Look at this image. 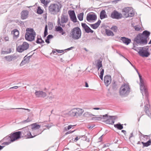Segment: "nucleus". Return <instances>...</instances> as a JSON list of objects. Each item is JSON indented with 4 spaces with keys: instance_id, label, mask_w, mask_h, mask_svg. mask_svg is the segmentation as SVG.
Masks as SVG:
<instances>
[{
    "instance_id": "1",
    "label": "nucleus",
    "mask_w": 151,
    "mask_h": 151,
    "mask_svg": "<svg viewBox=\"0 0 151 151\" xmlns=\"http://www.w3.org/2000/svg\"><path fill=\"white\" fill-rule=\"evenodd\" d=\"M150 35V32L145 30L143 31L142 34H139L134 39L135 41L140 45H145L147 43V39Z\"/></svg>"
},
{
    "instance_id": "2",
    "label": "nucleus",
    "mask_w": 151,
    "mask_h": 151,
    "mask_svg": "<svg viewBox=\"0 0 151 151\" xmlns=\"http://www.w3.org/2000/svg\"><path fill=\"white\" fill-rule=\"evenodd\" d=\"M62 5L57 4H51L48 7L49 13L51 14L55 15L60 11Z\"/></svg>"
},
{
    "instance_id": "3",
    "label": "nucleus",
    "mask_w": 151,
    "mask_h": 151,
    "mask_svg": "<svg viewBox=\"0 0 151 151\" xmlns=\"http://www.w3.org/2000/svg\"><path fill=\"white\" fill-rule=\"evenodd\" d=\"M25 38L26 40L29 41L34 40L36 33L32 28H27L26 29Z\"/></svg>"
},
{
    "instance_id": "4",
    "label": "nucleus",
    "mask_w": 151,
    "mask_h": 151,
    "mask_svg": "<svg viewBox=\"0 0 151 151\" xmlns=\"http://www.w3.org/2000/svg\"><path fill=\"white\" fill-rule=\"evenodd\" d=\"M70 35L74 40H77L81 37V32L79 27H78L73 28L70 31Z\"/></svg>"
},
{
    "instance_id": "5",
    "label": "nucleus",
    "mask_w": 151,
    "mask_h": 151,
    "mask_svg": "<svg viewBox=\"0 0 151 151\" xmlns=\"http://www.w3.org/2000/svg\"><path fill=\"white\" fill-rule=\"evenodd\" d=\"M130 91V88L129 85L127 84L122 85L119 89V93L122 96H127Z\"/></svg>"
},
{
    "instance_id": "6",
    "label": "nucleus",
    "mask_w": 151,
    "mask_h": 151,
    "mask_svg": "<svg viewBox=\"0 0 151 151\" xmlns=\"http://www.w3.org/2000/svg\"><path fill=\"white\" fill-rule=\"evenodd\" d=\"M138 74L139 75L140 81L139 83L140 89L143 96V93L146 95L147 93L146 81L144 79H143L142 78V76L139 73H138Z\"/></svg>"
},
{
    "instance_id": "7",
    "label": "nucleus",
    "mask_w": 151,
    "mask_h": 151,
    "mask_svg": "<svg viewBox=\"0 0 151 151\" xmlns=\"http://www.w3.org/2000/svg\"><path fill=\"white\" fill-rule=\"evenodd\" d=\"M21 135V132L18 131L14 133L10 134L9 136H7L3 139V140H6L9 139L11 142H13L17 139L20 138Z\"/></svg>"
},
{
    "instance_id": "8",
    "label": "nucleus",
    "mask_w": 151,
    "mask_h": 151,
    "mask_svg": "<svg viewBox=\"0 0 151 151\" xmlns=\"http://www.w3.org/2000/svg\"><path fill=\"white\" fill-rule=\"evenodd\" d=\"M21 135V132L18 131L14 133L10 134L9 136H7L3 139V140H6L9 139L11 142H13L17 139L20 138Z\"/></svg>"
},
{
    "instance_id": "9",
    "label": "nucleus",
    "mask_w": 151,
    "mask_h": 151,
    "mask_svg": "<svg viewBox=\"0 0 151 151\" xmlns=\"http://www.w3.org/2000/svg\"><path fill=\"white\" fill-rule=\"evenodd\" d=\"M21 135V132L18 131L14 133L10 134L9 136H7L3 139V140H6L9 139L11 142H13L17 139L20 138Z\"/></svg>"
},
{
    "instance_id": "10",
    "label": "nucleus",
    "mask_w": 151,
    "mask_h": 151,
    "mask_svg": "<svg viewBox=\"0 0 151 151\" xmlns=\"http://www.w3.org/2000/svg\"><path fill=\"white\" fill-rule=\"evenodd\" d=\"M84 110L82 109L75 108L69 111L68 114L72 117H78L81 116Z\"/></svg>"
},
{
    "instance_id": "11",
    "label": "nucleus",
    "mask_w": 151,
    "mask_h": 151,
    "mask_svg": "<svg viewBox=\"0 0 151 151\" xmlns=\"http://www.w3.org/2000/svg\"><path fill=\"white\" fill-rule=\"evenodd\" d=\"M68 20V16L65 13H63L62 14L60 19L58 18L57 23L58 25L64 27L65 25L64 24L67 22Z\"/></svg>"
},
{
    "instance_id": "12",
    "label": "nucleus",
    "mask_w": 151,
    "mask_h": 151,
    "mask_svg": "<svg viewBox=\"0 0 151 151\" xmlns=\"http://www.w3.org/2000/svg\"><path fill=\"white\" fill-rule=\"evenodd\" d=\"M122 12L123 14L127 18L132 17L134 15V11L132 7H125L122 9Z\"/></svg>"
},
{
    "instance_id": "13",
    "label": "nucleus",
    "mask_w": 151,
    "mask_h": 151,
    "mask_svg": "<svg viewBox=\"0 0 151 151\" xmlns=\"http://www.w3.org/2000/svg\"><path fill=\"white\" fill-rule=\"evenodd\" d=\"M138 54L140 56L142 57H147L150 54L149 52V48L148 46L140 47V50L138 51Z\"/></svg>"
},
{
    "instance_id": "14",
    "label": "nucleus",
    "mask_w": 151,
    "mask_h": 151,
    "mask_svg": "<svg viewBox=\"0 0 151 151\" xmlns=\"http://www.w3.org/2000/svg\"><path fill=\"white\" fill-rule=\"evenodd\" d=\"M117 118L115 116H109L106 114L103 116V119H106V124H113L115 122V120Z\"/></svg>"
},
{
    "instance_id": "15",
    "label": "nucleus",
    "mask_w": 151,
    "mask_h": 151,
    "mask_svg": "<svg viewBox=\"0 0 151 151\" xmlns=\"http://www.w3.org/2000/svg\"><path fill=\"white\" fill-rule=\"evenodd\" d=\"M21 132V134L23 135V136L27 138H33L30 132L29 131V129L28 127H26L23 128Z\"/></svg>"
},
{
    "instance_id": "16",
    "label": "nucleus",
    "mask_w": 151,
    "mask_h": 151,
    "mask_svg": "<svg viewBox=\"0 0 151 151\" xmlns=\"http://www.w3.org/2000/svg\"><path fill=\"white\" fill-rule=\"evenodd\" d=\"M29 47V44L27 42H24L22 45H19L17 47V50L18 52H21L27 49Z\"/></svg>"
},
{
    "instance_id": "17",
    "label": "nucleus",
    "mask_w": 151,
    "mask_h": 151,
    "mask_svg": "<svg viewBox=\"0 0 151 151\" xmlns=\"http://www.w3.org/2000/svg\"><path fill=\"white\" fill-rule=\"evenodd\" d=\"M145 104V111L146 115L150 117L151 116V111L149 109L150 106L149 104V100L147 98H146Z\"/></svg>"
},
{
    "instance_id": "18",
    "label": "nucleus",
    "mask_w": 151,
    "mask_h": 151,
    "mask_svg": "<svg viewBox=\"0 0 151 151\" xmlns=\"http://www.w3.org/2000/svg\"><path fill=\"white\" fill-rule=\"evenodd\" d=\"M97 18L96 14L94 13L91 12L88 14L86 16V19L87 21L90 22L91 21H95Z\"/></svg>"
},
{
    "instance_id": "19",
    "label": "nucleus",
    "mask_w": 151,
    "mask_h": 151,
    "mask_svg": "<svg viewBox=\"0 0 151 151\" xmlns=\"http://www.w3.org/2000/svg\"><path fill=\"white\" fill-rule=\"evenodd\" d=\"M122 17V14L116 10H114L111 13V18L117 19H120Z\"/></svg>"
},
{
    "instance_id": "20",
    "label": "nucleus",
    "mask_w": 151,
    "mask_h": 151,
    "mask_svg": "<svg viewBox=\"0 0 151 151\" xmlns=\"http://www.w3.org/2000/svg\"><path fill=\"white\" fill-rule=\"evenodd\" d=\"M18 57V55H12L5 56L4 58L8 62H11L16 59Z\"/></svg>"
},
{
    "instance_id": "21",
    "label": "nucleus",
    "mask_w": 151,
    "mask_h": 151,
    "mask_svg": "<svg viewBox=\"0 0 151 151\" xmlns=\"http://www.w3.org/2000/svg\"><path fill=\"white\" fill-rule=\"evenodd\" d=\"M68 13L71 20L74 22H77V18L74 11L73 10L69 11Z\"/></svg>"
},
{
    "instance_id": "22",
    "label": "nucleus",
    "mask_w": 151,
    "mask_h": 151,
    "mask_svg": "<svg viewBox=\"0 0 151 151\" xmlns=\"http://www.w3.org/2000/svg\"><path fill=\"white\" fill-rule=\"evenodd\" d=\"M35 94L37 97L44 98L47 96L46 93L42 91H36L35 93Z\"/></svg>"
},
{
    "instance_id": "23",
    "label": "nucleus",
    "mask_w": 151,
    "mask_h": 151,
    "mask_svg": "<svg viewBox=\"0 0 151 151\" xmlns=\"http://www.w3.org/2000/svg\"><path fill=\"white\" fill-rule=\"evenodd\" d=\"M81 25L83 29H84L86 32L88 33L91 32L93 33V31L91 30L90 28L88 26L86 23H82Z\"/></svg>"
},
{
    "instance_id": "24",
    "label": "nucleus",
    "mask_w": 151,
    "mask_h": 151,
    "mask_svg": "<svg viewBox=\"0 0 151 151\" xmlns=\"http://www.w3.org/2000/svg\"><path fill=\"white\" fill-rule=\"evenodd\" d=\"M111 80V77L109 76H106L104 77V81L106 86L110 84Z\"/></svg>"
},
{
    "instance_id": "25",
    "label": "nucleus",
    "mask_w": 151,
    "mask_h": 151,
    "mask_svg": "<svg viewBox=\"0 0 151 151\" xmlns=\"http://www.w3.org/2000/svg\"><path fill=\"white\" fill-rule=\"evenodd\" d=\"M120 40L122 41V42L124 44L127 45L131 42V40L125 37H122Z\"/></svg>"
},
{
    "instance_id": "26",
    "label": "nucleus",
    "mask_w": 151,
    "mask_h": 151,
    "mask_svg": "<svg viewBox=\"0 0 151 151\" xmlns=\"http://www.w3.org/2000/svg\"><path fill=\"white\" fill-rule=\"evenodd\" d=\"M29 14V12L26 10H24L22 11L21 13V17L22 19H26L28 17Z\"/></svg>"
},
{
    "instance_id": "27",
    "label": "nucleus",
    "mask_w": 151,
    "mask_h": 151,
    "mask_svg": "<svg viewBox=\"0 0 151 151\" xmlns=\"http://www.w3.org/2000/svg\"><path fill=\"white\" fill-rule=\"evenodd\" d=\"M101 22V20H99L98 22L96 23L92 24H89V25L93 29H96L99 27Z\"/></svg>"
},
{
    "instance_id": "28",
    "label": "nucleus",
    "mask_w": 151,
    "mask_h": 151,
    "mask_svg": "<svg viewBox=\"0 0 151 151\" xmlns=\"http://www.w3.org/2000/svg\"><path fill=\"white\" fill-rule=\"evenodd\" d=\"M30 57V56H28L26 57V56H25L24 58V60H22V61L20 63V65L21 66H22L27 63H28L29 61Z\"/></svg>"
},
{
    "instance_id": "29",
    "label": "nucleus",
    "mask_w": 151,
    "mask_h": 151,
    "mask_svg": "<svg viewBox=\"0 0 151 151\" xmlns=\"http://www.w3.org/2000/svg\"><path fill=\"white\" fill-rule=\"evenodd\" d=\"M100 18L101 19H102L105 18L107 17V15L106 14L105 11L103 10H102L100 14Z\"/></svg>"
},
{
    "instance_id": "30",
    "label": "nucleus",
    "mask_w": 151,
    "mask_h": 151,
    "mask_svg": "<svg viewBox=\"0 0 151 151\" xmlns=\"http://www.w3.org/2000/svg\"><path fill=\"white\" fill-rule=\"evenodd\" d=\"M40 127V126L39 125H37L36 124H34L33 125V127L32 128L33 131L34 132H39V129Z\"/></svg>"
},
{
    "instance_id": "31",
    "label": "nucleus",
    "mask_w": 151,
    "mask_h": 151,
    "mask_svg": "<svg viewBox=\"0 0 151 151\" xmlns=\"http://www.w3.org/2000/svg\"><path fill=\"white\" fill-rule=\"evenodd\" d=\"M55 28L56 31L57 32H59L60 33H61L62 35H63L65 33V32H64L63 28L59 26L58 27L56 26Z\"/></svg>"
},
{
    "instance_id": "32",
    "label": "nucleus",
    "mask_w": 151,
    "mask_h": 151,
    "mask_svg": "<svg viewBox=\"0 0 151 151\" xmlns=\"http://www.w3.org/2000/svg\"><path fill=\"white\" fill-rule=\"evenodd\" d=\"M12 33L14 37H15L16 38H17L19 36V34L18 31L16 29L13 30L12 32Z\"/></svg>"
},
{
    "instance_id": "33",
    "label": "nucleus",
    "mask_w": 151,
    "mask_h": 151,
    "mask_svg": "<svg viewBox=\"0 0 151 151\" xmlns=\"http://www.w3.org/2000/svg\"><path fill=\"white\" fill-rule=\"evenodd\" d=\"M36 42L37 44H40L44 43H45L44 41L42 39L41 36H37Z\"/></svg>"
},
{
    "instance_id": "34",
    "label": "nucleus",
    "mask_w": 151,
    "mask_h": 151,
    "mask_svg": "<svg viewBox=\"0 0 151 151\" xmlns=\"http://www.w3.org/2000/svg\"><path fill=\"white\" fill-rule=\"evenodd\" d=\"M33 114L32 112L28 114V118L26 120H24V122H28L31 121L32 120V119L31 118V117L33 116Z\"/></svg>"
},
{
    "instance_id": "35",
    "label": "nucleus",
    "mask_w": 151,
    "mask_h": 151,
    "mask_svg": "<svg viewBox=\"0 0 151 151\" xmlns=\"http://www.w3.org/2000/svg\"><path fill=\"white\" fill-rule=\"evenodd\" d=\"M142 143L143 144L144 147H147L151 145V140L150 139L146 142H142Z\"/></svg>"
},
{
    "instance_id": "36",
    "label": "nucleus",
    "mask_w": 151,
    "mask_h": 151,
    "mask_svg": "<svg viewBox=\"0 0 151 151\" xmlns=\"http://www.w3.org/2000/svg\"><path fill=\"white\" fill-rule=\"evenodd\" d=\"M105 31L106 34L108 36H114V35L113 33L110 30L106 29Z\"/></svg>"
},
{
    "instance_id": "37",
    "label": "nucleus",
    "mask_w": 151,
    "mask_h": 151,
    "mask_svg": "<svg viewBox=\"0 0 151 151\" xmlns=\"http://www.w3.org/2000/svg\"><path fill=\"white\" fill-rule=\"evenodd\" d=\"M114 127L119 130H121L123 128L122 124H121L119 123L117 124H114Z\"/></svg>"
},
{
    "instance_id": "38",
    "label": "nucleus",
    "mask_w": 151,
    "mask_h": 151,
    "mask_svg": "<svg viewBox=\"0 0 151 151\" xmlns=\"http://www.w3.org/2000/svg\"><path fill=\"white\" fill-rule=\"evenodd\" d=\"M83 116L87 117H91L92 116H95V115L88 112H85L83 114Z\"/></svg>"
},
{
    "instance_id": "39",
    "label": "nucleus",
    "mask_w": 151,
    "mask_h": 151,
    "mask_svg": "<svg viewBox=\"0 0 151 151\" xmlns=\"http://www.w3.org/2000/svg\"><path fill=\"white\" fill-rule=\"evenodd\" d=\"M96 66L97 67H99V68L102 67V61L99 60H98L97 61Z\"/></svg>"
},
{
    "instance_id": "40",
    "label": "nucleus",
    "mask_w": 151,
    "mask_h": 151,
    "mask_svg": "<svg viewBox=\"0 0 151 151\" xmlns=\"http://www.w3.org/2000/svg\"><path fill=\"white\" fill-rule=\"evenodd\" d=\"M37 13L38 14H41L43 13V10L41 9V7L40 6H38L37 7Z\"/></svg>"
},
{
    "instance_id": "41",
    "label": "nucleus",
    "mask_w": 151,
    "mask_h": 151,
    "mask_svg": "<svg viewBox=\"0 0 151 151\" xmlns=\"http://www.w3.org/2000/svg\"><path fill=\"white\" fill-rule=\"evenodd\" d=\"M83 13H81L78 15V19L81 21L83 20Z\"/></svg>"
},
{
    "instance_id": "42",
    "label": "nucleus",
    "mask_w": 151,
    "mask_h": 151,
    "mask_svg": "<svg viewBox=\"0 0 151 151\" xmlns=\"http://www.w3.org/2000/svg\"><path fill=\"white\" fill-rule=\"evenodd\" d=\"M32 134L34 135V136H32V137H35L37 135H39L42 132H40V131H39V132H34L32 130Z\"/></svg>"
},
{
    "instance_id": "43",
    "label": "nucleus",
    "mask_w": 151,
    "mask_h": 151,
    "mask_svg": "<svg viewBox=\"0 0 151 151\" xmlns=\"http://www.w3.org/2000/svg\"><path fill=\"white\" fill-rule=\"evenodd\" d=\"M75 126V125H68L67 127H66L64 128V131H67V130H69L70 129L72 128Z\"/></svg>"
},
{
    "instance_id": "44",
    "label": "nucleus",
    "mask_w": 151,
    "mask_h": 151,
    "mask_svg": "<svg viewBox=\"0 0 151 151\" xmlns=\"http://www.w3.org/2000/svg\"><path fill=\"white\" fill-rule=\"evenodd\" d=\"M103 117H101V116L99 117H93L92 118V119L93 121H97L101 120Z\"/></svg>"
},
{
    "instance_id": "45",
    "label": "nucleus",
    "mask_w": 151,
    "mask_h": 151,
    "mask_svg": "<svg viewBox=\"0 0 151 151\" xmlns=\"http://www.w3.org/2000/svg\"><path fill=\"white\" fill-rule=\"evenodd\" d=\"M2 141H4L3 140V139L2 140L0 141V143ZM6 141H8V142H4L2 144V145H9V144H10L11 142H11L10 140H9V139H8V140H6Z\"/></svg>"
},
{
    "instance_id": "46",
    "label": "nucleus",
    "mask_w": 151,
    "mask_h": 151,
    "mask_svg": "<svg viewBox=\"0 0 151 151\" xmlns=\"http://www.w3.org/2000/svg\"><path fill=\"white\" fill-rule=\"evenodd\" d=\"M134 28L136 31H139L141 29V27L139 25H136L134 26Z\"/></svg>"
},
{
    "instance_id": "47",
    "label": "nucleus",
    "mask_w": 151,
    "mask_h": 151,
    "mask_svg": "<svg viewBox=\"0 0 151 151\" xmlns=\"http://www.w3.org/2000/svg\"><path fill=\"white\" fill-rule=\"evenodd\" d=\"M48 34L47 33V25H46L45 27V29L44 32V37H45Z\"/></svg>"
},
{
    "instance_id": "48",
    "label": "nucleus",
    "mask_w": 151,
    "mask_h": 151,
    "mask_svg": "<svg viewBox=\"0 0 151 151\" xmlns=\"http://www.w3.org/2000/svg\"><path fill=\"white\" fill-rule=\"evenodd\" d=\"M111 29L114 32H116L117 30V27L116 26H113L111 28Z\"/></svg>"
},
{
    "instance_id": "49",
    "label": "nucleus",
    "mask_w": 151,
    "mask_h": 151,
    "mask_svg": "<svg viewBox=\"0 0 151 151\" xmlns=\"http://www.w3.org/2000/svg\"><path fill=\"white\" fill-rule=\"evenodd\" d=\"M41 1L42 3L43 4L45 5H47L48 4V2L47 1H45V0H40Z\"/></svg>"
},
{
    "instance_id": "50",
    "label": "nucleus",
    "mask_w": 151,
    "mask_h": 151,
    "mask_svg": "<svg viewBox=\"0 0 151 151\" xmlns=\"http://www.w3.org/2000/svg\"><path fill=\"white\" fill-rule=\"evenodd\" d=\"M112 88L114 90H116L117 89L116 85L115 83H114L112 85Z\"/></svg>"
},
{
    "instance_id": "51",
    "label": "nucleus",
    "mask_w": 151,
    "mask_h": 151,
    "mask_svg": "<svg viewBox=\"0 0 151 151\" xmlns=\"http://www.w3.org/2000/svg\"><path fill=\"white\" fill-rule=\"evenodd\" d=\"M132 49H133L135 50L138 52L139 50H140V48L139 49L138 48L136 47L135 46H134V47L132 48Z\"/></svg>"
},
{
    "instance_id": "52",
    "label": "nucleus",
    "mask_w": 151,
    "mask_h": 151,
    "mask_svg": "<svg viewBox=\"0 0 151 151\" xmlns=\"http://www.w3.org/2000/svg\"><path fill=\"white\" fill-rule=\"evenodd\" d=\"M55 98V96L54 95H52L51 96H50L49 97V99L52 100V99H54Z\"/></svg>"
},
{
    "instance_id": "53",
    "label": "nucleus",
    "mask_w": 151,
    "mask_h": 151,
    "mask_svg": "<svg viewBox=\"0 0 151 151\" xmlns=\"http://www.w3.org/2000/svg\"><path fill=\"white\" fill-rule=\"evenodd\" d=\"M53 37V36L50 35H49L47 37V38L49 40H50V39H52Z\"/></svg>"
},
{
    "instance_id": "54",
    "label": "nucleus",
    "mask_w": 151,
    "mask_h": 151,
    "mask_svg": "<svg viewBox=\"0 0 151 151\" xmlns=\"http://www.w3.org/2000/svg\"><path fill=\"white\" fill-rule=\"evenodd\" d=\"M56 51L59 53H61L64 52V50H56Z\"/></svg>"
},
{
    "instance_id": "55",
    "label": "nucleus",
    "mask_w": 151,
    "mask_h": 151,
    "mask_svg": "<svg viewBox=\"0 0 151 151\" xmlns=\"http://www.w3.org/2000/svg\"><path fill=\"white\" fill-rule=\"evenodd\" d=\"M100 70L101 71L100 75H103L104 71V69H100Z\"/></svg>"
},
{
    "instance_id": "56",
    "label": "nucleus",
    "mask_w": 151,
    "mask_h": 151,
    "mask_svg": "<svg viewBox=\"0 0 151 151\" xmlns=\"http://www.w3.org/2000/svg\"><path fill=\"white\" fill-rule=\"evenodd\" d=\"M1 54H8L7 51H2L1 52Z\"/></svg>"
},
{
    "instance_id": "57",
    "label": "nucleus",
    "mask_w": 151,
    "mask_h": 151,
    "mask_svg": "<svg viewBox=\"0 0 151 151\" xmlns=\"http://www.w3.org/2000/svg\"><path fill=\"white\" fill-rule=\"evenodd\" d=\"M16 109H24L25 110H27V111L29 112H30V110L27 109H25V108H17Z\"/></svg>"
},
{
    "instance_id": "58",
    "label": "nucleus",
    "mask_w": 151,
    "mask_h": 151,
    "mask_svg": "<svg viewBox=\"0 0 151 151\" xmlns=\"http://www.w3.org/2000/svg\"><path fill=\"white\" fill-rule=\"evenodd\" d=\"M84 138H85V140L87 141L88 142H89L90 140L87 137H84Z\"/></svg>"
},
{
    "instance_id": "59",
    "label": "nucleus",
    "mask_w": 151,
    "mask_h": 151,
    "mask_svg": "<svg viewBox=\"0 0 151 151\" xmlns=\"http://www.w3.org/2000/svg\"><path fill=\"white\" fill-rule=\"evenodd\" d=\"M74 131H68L67 132H66L65 133V134H70V133H73V132H74Z\"/></svg>"
},
{
    "instance_id": "60",
    "label": "nucleus",
    "mask_w": 151,
    "mask_h": 151,
    "mask_svg": "<svg viewBox=\"0 0 151 151\" xmlns=\"http://www.w3.org/2000/svg\"><path fill=\"white\" fill-rule=\"evenodd\" d=\"M139 132L140 133L141 135H142L143 137L144 138H145V137H147L148 136H149L147 135H144L142 134L141 132Z\"/></svg>"
},
{
    "instance_id": "61",
    "label": "nucleus",
    "mask_w": 151,
    "mask_h": 151,
    "mask_svg": "<svg viewBox=\"0 0 151 151\" xmlns=\"http://www.w3.org/2000/svg\"><path fill=\"white\" fill-rule=\"evenodd\" d=\"M45 127L48 128V129H49L51 127V125H45Z\"/></svg>"
},
{
    "instance_id": "62",
    "label": "nucleus",
    "mask_w": 151,
    "mask_h": 151,
    "mask_svg": "<svg viewBox=\"0 0 151 151\" xmlns=\"http://www.w3.org/2000/svg\"><path fill=\"white\" fill-rule=\"evenodd\" d=\"M18 88V86H14L13 87H11L10 88V89H12V88H14V89H17Z\"/></svg>"
},
{
    "instance_id": "63",
    "label": "nucleus",
    "mask_w": 151,
    "mask_h": 151,
    "mask_svg": "<svg viewBox=\"0 0 151 151\" xmlns=\"http://www.w3.org/2000/svg\"><path fill=\"white\" fill-rule=\"evenodd\" d=\"M73 48H74V47H70L67 48V49H66V50H69L73 49Z\"/></svg>"
},
{
    "instance_id": "64",
    "label": "nucleus",
    "mask_w": 151,
    "mask_h": 151,
    "mask_svg": "<svg viewBox=\"0 0 151 151\" xmlns=\"http://www.w3.org/2000/svg\"><path fill=\"white\" fill-rule=\"evenodd\" d=\"M45 42L48 44H49L50 43L49 40L47 38L45 40Z\"/></svg>"
}]
</instances>
